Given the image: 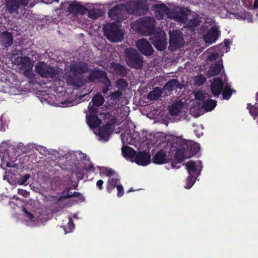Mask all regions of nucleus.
<instances>
[{
    "label": "nucleus",
    "instance_id": "nucleus-1",
    "mask_svg": "<svg viewBox=\"0 0 258 258\" xmlns=\"http://www.w3.org/2000/svg\"><path fill=\"white\" fill-rule=\"evenodd\" d=\"M35 71L41 77L50 78L54 81L59 80L62 74V69L58 67H51L44 62L36 64Z\"/></svg>",
    "mask_w": 258,
    "mask_h": 258
},
{
    "label": "nucleus",
    "instance_id": "nucleus-2",
    "mask_svg": "<svg viewBox=\"0 0 258 258\" xmlns=\"http://www.w3.org/2000/svg\"><path fill=\"white\" fill-rule=\"evenodd\" d=\"M186 140L178 137L172 138L171 150L175 151L174 159L172 162L171 164L173 167H175V163H181L183 162L186 157V150L185 149Z\"/></svg>",
    "mask_w": 258,
    "mask_h": 258
},
{
    "label": "nucleus",
    "instance_id": "nucleus-3",
    "mask_svg": "<svg viewBox=\"0 0 258 258\" xmlns=\"http://www.w3.org/2000/svg\"><path fill=\"white\" fill-rule=\"evenodd\" d=\"M147 35L155 48L160 51H164L166 47V38L165 32L160 28L156 29L155 31Z\"/></svg>",
    "mask_w": 258,
    "mask_h": 258
},
{
    "label": "nucleus",
    "instance_id": "nucleus-4",
    "mask_svg": "<svg viewBox=\"0 0 258 258\" xmlns=\"http://www.w3.org/2000/svg\"><path fill=\"white\" fill-rule=\"evenodd\" d=\"M125 59L126 64L132 68L141 69L143 66V57L135 49H128L125 53Z\"/></svg>",
    "mask_w": 258,
    "mask_h": 258
},
{
    "label": "nucleus",
    "instance_id": "nucleus-5",
    "mask_svg": "<svg viewBox=\"0 0 258 258\" xmlns=\"http://www.w3.org/2000/svg\"><path fill=\"white\" fill-rule=\"evenodd\" d=\"M103 31L106 38L111 42L120 41L123 37L122 33L115 22L105 25Z\"/></svg>",
    "mask_w": 258,
    "mask_h": 258
},
{
    "label": "nucleus",
    "instance_id": "nucleus-6",
    "mask_svg": "<svg viewBox=\"0 0 258 258\" xmlns=\"http://www.w3.org/2000/svg\"><path fill=\"white\" fill-rule=\"evenodd\" d=\"M18 62L20 66V69L23 72L24 75L31 79L34 76L32 71L34 64L31 59L26 56L18 57Z\"/></svg>",
    "mask_w": 258,
    "mask_h": 258
},
{
    "label": "nucleus",
    "instance_id": "nucleus-7",
    "mask_svg": "<svg viewBox=\"0 0 258 258\" xmlns=\"http://www.w3.org/2000/svg\"><path fill=\"white\" fill-rule=\"evenodd\" d=\"M139 23L141 29L144 31L143 34L144 35L153 33L156 29L155 28V20L153 17L141 18L140 19Z\"/></svg>",
    "mask_w": 258,
    "mask_h": 258
},
{
    "label": "nucleus",
    "instance_id": "nucleus-8",
    "mask_svg": "<svg viewBox=\"0 0 258 258\" xmlns=\"http://www.w3.org/2000/svg\"><path fill=\"white\" fill-rule=\"evenodd\" d=\"M64 79L68 85L77 88L82 87L84 84L83 77L75 73H71L70 71L65 74Z\"/></svg>",
    "mask_w": 258,
    "mask_h": 258
},
{
    "label": "nucleus",
    "instance_id": "nucleus-9",
    "mask_svg": "<svg viewBox=\"0 0 258 258\" xmlns=\"http://www.w3.org/2000/svg\"><path fill=\"white\" fill-rule=\"evenodd\" d=\"M136 46L140 52L145 56H151L153 54L154 49L152 46L145 38L138 40L136 42Z\"/></svg>",
    "mask_w": 258,
    "mask_h": 258
},
{
    "label": "nucleus",
    "instance_id": "nucleus-10",
    "mask_svg": "<svg viewBox=\"0 0 258 258\" xmlns=\"http://www.w3.org/2000/svg\"><path fill=\"white\" fill-rule=\"evenodd\" d=\"M30 0H7L6 1L7 10L10 14L17 13L18 9L20 7L27 6Z\"/></svg>",
    "mask_w": 258,
    "mask_h": 258
},
{
    "label": "nucleus",
    "instance_id": "nucleus-11",
    "mask_svg": "<svg viewBox=\"0 0 258 258\" xmlns=\"http://www.w3.org/2000/svg\"><path fill=\"white\" fill-rule=\"evenodd\" d=\"M88 79L91 82H94L96 80H98L99 82L101 83L105 80L108 82L106 72L99 68H95L91 71L89 74Z\"/></svg>",
    "mask_w": 258,
    "mask_h": 258
},
{
    "label": "nucleus",
    "instance_id": "nucleus-12",
    "mask_svg": "<svg viewBox=\"0 0 258 258\" xmlns=\"http://www.w3.org/2000/svg\"><path fill=\"white\" fill-rule=\"evenodd\" d=\"M169 36V49L171 50H175L183 40L182 35L178 31H170Z\"/></svg>",
    "mask_w": 258,
    "mask_h": 258
},
{
    "label": "nucleus",
    "instance_id": "nucleus-13",
    "mask_svg": "<svg viewBox=\"0 0 258 258\" xmlns=\"http://www.w3.org/2000/svg\"><path fill=\"white\" fill-rule=\"evenodd\" d=\"M186 169L188 174H192L195 176H199L202 168V163L201 160L197 162L189 161L185 164Z\"/></svg>",
    "mask_w": 258,
    "mask_h": 258
},
{
    "label": "nucleus",
    "instance_id": "nucleus-14",
    "mask_svg": "<svg viewBox=\"0 0 258 258\" xmlns=\"http://www.w3.org/2000/svg\"><path fill=\"white\" fill-rule=\"evenodd\" d=\"M88 64L85 62H79L71 63L70 66L71 73H73L80 76L88 71Z\"/></svg>",
    "mask_w": 258,
    "mask_h": 258
},
{
    "label": "nucleus",
    "instance_id": "nucleus-15",
    "mask_svg": "<svg viewBox=\"0 0 258 258\" xmlns=\"http://www.w3.org/2000/svg\"><path fill=\"white\" fill-rule=\"evenodd\" d=\"M13 36L11 32L6 30L0 33V44L2 46L8 48L13 43Z\"/></svg>",
    "mask_w": 258,
    "mask_h": 258
},
{
    "label": "nucleus",
    "instance_id": "nucleus-16",
    "mask_svg": "<svg viewBox=\"0 0 258 258\" xmlns=\"http://www.w3.org/2000/svg\"><path fill=\"white\" fill-rule=\"evenodd\" d=\"M135 157V162L138 165L146 166L151 161V156L146 151H141L136 153Z\"/></svg>",
    "mask_w": 258,
    "mask_h": 258
},
{
    "label": "nucleus",
    "instance_id": "nucleus-17",
    "mask_svg": "<svg viewBox=\"0 0 258 258\" xmlns=\"http://www.w3.org/2000/svg\"><path fill=\"white\" fill-rule=\"evenodd\" d=\"M68 11L71 14L84 15L87 11V8L82 5L79 3L77 1H73L69 5L68 8Z\"/></svg>",
    "mask_w": 258,
    "mask_h": 258
},
{
    "label": "nucleus",
    "instance_id": "nucleus-18",
    "mask_svg": "<svg viewBox=\"0 0 258 258\" xmlns=\"http://www.w3.org/2000/svg\"><path fill=\"white\" fill-rule=\"evenodd\" d=\"M224 87L222 80L218 78L215 79L211 83L210 89L214 96L218 97L221 93Z\"/></svg>",
    "mask_w": 258,
    "mask_h": 258
},
{
    "label": "nucleus",
    "instance_id": "nucleus-19",
    "mask_svg": "<svg viewBox=\"0 0 258 258\" xmlns=\"http://www.w3.org/2000/svg\"><path fill=\"white\" fill-rule=\"evenodd\" d=\"M155 16L158 20L163 19L165 14L169 12L170 9L164 3L156 4L153 6Z\"/></svg>",
    "mask_w": 258,
    "mask_h": 258
},
{
    "label": "nucleus",
    "instance_id": "nucleus-20",
    "mask_svg": "<svg viewBox=\"0 0 258 258\" xmlns=\"http://www.w3.org/2000/svg\"><path fill=\"white\" fill-rule=\"evenodd\" d=\"M222 60H219L213 63L207 72V76L209 78L218 75L223 69Z\"/></svg>",
    "mask_w": 258,
    "mask_h": 258
},
{
    "label": "nucleus",
    "instance_id": "nucleus-21",
    "mask_svg": "<svg viewBox=\"0 0 258 258\" xmlns=\"http://www.w3.org/2000/svg\"><path fill=\"white\" fill-rule=\"evenodd\" d=\"M219 36L218 29L212 26L204 36V40L207 43H213L216 42Z\"/></svg>",
    "mask_w": 258,
    "mask_h": 258
},
{
    "label": "nucleus",
    "instance_id": "nucleus-22",
    "mask_svg": "<svg viewBox=\"0 0 258 258\" xmlns=\"http://www.w3.org/2000/svg\"><path fill=\"white\" fill-rule=\"evenodd\" d=\"M153 162L156 164H163L168 162L166 151L162 149L158 151L153 158Z\"/></svg>",
    "mask_w": 258,
    "mask_h": 258
},
{
    "label": "nucleus",
    "instance_id": "nucleus-23",
    "mask_svg": "<svg viewBox=\"0 0 258 258\" xmlns=\"http://www.w3.org/2000/svg\"><path fill=\"white\" fill-rule=\"evenodd\" d=\"M189 11L186 8H181L179 11L173 13L174 19L178 22L185 23L187 22V15Z\"/></svg>",
    "mask_w": 258,
    "mask_h": 258
},
{
    "label": "nucleus",
    "instance_id": "nucleus-24",
    "mask_svg": "<svg viewBox=\"0 0 258 258\" xmlns=\"http://www.w3.org/2000/svg\"><path fill=\"white\" fill-rule=\"evenodd\" d=\"M111 132V124L107 123L99 127L98 135L101 139L107 141Z\"/></svg>",
    "mask_w": 258,
    "mask_h": 258
},
{
    "label": "nucleus",
    "instance_id": "nucleus-25",
    "mask_svg": "<svg viewBox=\"0 0 258 258\" xmlns=\"http://www.w3.org/2000/svg\"><path fill=\"white\" fill-rule=\"evenodd\" d=\"M256 102L252 105L251 103H247L246 108L249 110L250 115L254 118L257 117V122L258 123V92L256 93Z\"/></svg>",
    "mask_w": 258,
    "mask_h": 258
},
{
    "label": "nucleus",
    "instance_id": "nucleus-26",
    "mask_svg": "<svg viewBox=\"0 0 258 258\" xmlns=\"http://www.w3.org/2000/svg\"><path fill=\"white\" fill-rule=\"evenodd\" d=\"M87 122L90 127L96 128L101 124V120L97 115L90 114L87 117Z\"/></svg>",
    "mask_w": 258,
    "mask_h": 258
},
{
    "label": "nucleus",
    "instance_id": "nucleus-27",
    "mask_svg": "<svg viewBox=\"0 0 258 258\" xmlns=\"http://www.w3.org/2000/svg\"><path fill=\"white\" fill-rule=\"evenodd\" d=\"M124 11V7L123 5H118L111 8L108 12V15L111 17H118Z\"/></svg>",
    "mask_w": 258,
    "mask_h": 258
},
{
    "label": "nucleus",
    "instance_id": "nucleus-28",
    "mask_svg": "<svg viewBox=\"0 0 258 258\" xmlns=\"http://www.w3.org/2000/svg\"><path fill=\"white\" fill-rule=\"evenodd\" d=\"M185 149L186 150H189L191 153V156H192L199 151L200 149V145L197 143L186 140Z\"/></svg>",
    "mask_w": 258,
    "mask_h": 258
},
{
    "label": "nucleus",
    "instance_id": "nucleus-29",
    "mask_svg": "<svg viewBox=\"0 0 258 258\" xmlns=\"http://www.w3.org/2000/svg\"><path fill=\"white\" fill-rule=\"evenodd\" d=\"M162 91L160 87H156L153 88V90L149 93L147 98L150 100H156L162 95Z\"/></svg>",
    "mask_w": 258,
    "mask_h": 258
},
{
    "label": "nucleus",
    "instance_id": "nucleus-30",
    "mask_svg": "<svg viewBox=\"0 0 258 258\" xmlns=\"http://www.w3.org/2000/svg\"><path fill=\"white\" fill-rule=\"evenodd\" d=\"M217 105V101L211 99H208L203 102L202 107L207 111L213 110Z\"/></svg>",
    "mask_w": 258,
    "mask_h": 258
},
{
    "label": "nucleus",
    "instance_id": "nucleus-31",
    "mask_svg": "<svg viewBox=\"0 0 258 258\" xmlns=\"http://www.w3.org/2000/svg\"><path fill=\"white\" fill-rule=\"evenodd\" d=\"M119 178L117 177L109 178L107 181V185L106 187L107 191L109 193H111L114 188L115 187H116L117 185H119L118 183L119 182Z\"/></svg>",
    "mask_w": 258,
    "mask_h": 258
},
{
    "label": "nucleus",
    "instance_id": "nucleus-32",
    "mask_svg": "<svg viewBox=\"0 0 258 258\" xmlns=\"http://www.w3.org/2000/svg\"><path fill=\"white\" fill-rule=\"evenodd\" d=\"M178 83L177 79H172L166 83L163 86L162 89L164 91L171 92L176 89V85Z\"/></svg>",
    "mask_w": 258,
    "mask_h": 258
},
{
    "label": "nucleus",
    "instance_id": "nucleus-33",
    "mask_svg": "<svg viewBox=\"0 0 258 258\" xmlns=\"http://www.w3.org/2000/svg\"><path fill=\"white\" fill-rule=\"evenodd\" d=\"M121 150L122 155L124 157L133 158L136 154V151L132 148L127 146H123Z\"/></svg>",
    "mask_w": 258,
    "mask_h": 258
},
{
    "label": "nucleus",
    "instance_id": "nucleus-34",
    "mask_svg": "<svg viewBox=\"0 0 258 258\" xmlns=\"http://www.w3.org/2000/svg\"><path fill=\"white\" fill-rule=\"evenodd\" d=\"M114 69L116 73L121 77H125L127 74L126 68L119 63L114 64Z\"/></svg>",
    "mask_w": 258,
    "mask_h": 258
},
{
    "label": "nucleus",
    "instance_id": "nucleus-35",
    "mask_svg": "<svg viewBox=\"0 0 258 258\" xmlns=\"http://www.w3.org/2000/svg\"><path fill=\"white\" fill-rule=\"evenodd\" d=\"M102 11L99 9H92L89 11L88 16L90 18L96 19L102 16Z\"/></svg>",
    "mask_w": 258,
    "mask_h": 258
},
{
    "label": "nucleus",
    "instance_id": "nucleus-36",
    "mask_svg": "<svg viewBox=\"0 0 258 258\" xmlns=\"http://www.w3.org/2000/svg\"><path fill=\"white\" fill-rule=\"evenodd\" d=\"M104 98L101 94H96L92 98V101L93 105L96 107H100L104 102Z\"/></svg>",
    "mask_w": 258,
    "mask_h": 258
},
{
    "label": "nucleus",
    "instance_id": "nucleus-37",
    "mask_svg": "<svg viewBox=\"0 0 258 258\" xmlns=\"http://www.w3.org/2000/svg\"><path fill=\"white\" fill-rule=\"evenodd\" d=\"M181 111V105L177 103H174L170 107L169 111L171 115L175 116Z\"/></svg>",
    "mask_w": 258,
    "mask_h": 258
},
{
    "label": "nucleus",
    "instance_id": "nucleus-38",
    "mask_svg": "<svg viewBox=\"0 0 258 258\" xmlns=\"http://www.w3.org/2000/svg\"><path fill=\"white\" fill-rule=\"evenodd\" d=\"M116 87L118 90L124 91L128 86V83L123 78L118 79L116 82Z\"/></svg>",
    "mask_w": 258,
    "mask_h": 258
},
{
    "label": "nucleus",
    "instance_id": "nucleus-39",
    "mask_svg": "<svg viewBox=\"0 0 258 258\" xmlns=\"http://www.w3.org/2000/svg\"><path fill=\"white\" fill-rule=\"evenodd\" d=\"M197 176L192 174H188V177L186 179V185L184 188L186 189L190 188L194 184Z\"/></svg>",
    "mask_w": 258,
    "mask_h": 258
},
{
    "label": "nucleus",
    "instance_id": "nucleus-40",
    "mask_svg": "<svg viewBox=\"0 0 258 258\" xmlns=\"http://www.w3.org/2000/svg\"><path fill=\"white\" fill-rule=\"evenodd\" d=\"M221 93L224 99L229 100L232 95L230 87L228 85H225Z\"/></svg>",
    "mask_w": 258,
    "mask_h": 258
},
{
    "label": "nucleus",
    "instance_id": "nucleus-41",
    "mask_svg": "<svg viewBox=\"0 0 258 258\" xmlns=\"http://www.w3.org/2000/svg\"><path fill=\"white\" fill-rule=\"evenodd\" d=\"M122 95V92L120 90H117L111 93L109 96L110 100L112 101H116L119 100Z\"/></svg>",
    "mask_w": 258,
    "mask_h": 258
},
{
    "label": "nucleus",
    "instance_id": "nucleus-42",
    "mask_svg": "<svg viewBox=\"0 0 258 258\" xmlns=\"http://www.w3.org/2000/svg\"><path fill=\"white\" fill-rule=\"evenodd\" d=\"M30 177L29 174H26L24 176H21L18 180V183L19 185H27L26 183L28 179Z\"/></svg>",
    "mask_w": 258,
    "mask_h": 258
},
{
    "label": "nucleus",
    "instance_id": "nucleus-43",
    "mask_svg": "<svg viewBox=\"0 0 258 258\" xmlns=\"http://www.w3.org/2000/svg\"><path fill=\"white\" fill-rule=\"evenodd\" d=\"M206 81V79L205 77L202 75H200L196 77V82L197 85H202L204 84Z\"/></svg>",
    "mask_w": 258,
    "mask_h": 258
},
{
    "label": "nucleus",
    "instance_id": "nucleus-44",
    "mask_svg": "<svg viewBox=\"0 0 258 258\" xmlns=\"http://www.w3.org/2000/svg\"><path fill=\"white\" fill-rule=\"evenodd\" d=\"M72 197H74V192H70V191H69L67 193V194H66L65 195H61V196H59L57 200V202H59L62 201V200H63L64 199H69V198H72Z\"/></svg>",
    "mask_w": 258,
    "mask_h": 258
},
{
    "label": "nucleus",
    "instance_id": "nucleus-45",
    "mask_svg": "<svg viewBox=\"0 0 258 258\" xmlns=\"http://www.w3.org/2000/svg\"><path fill=\"white\" fill-rule=\"evenodd\" d=\"M74 197L77 198V200L76 201L77 202H84L85 200V198L84 196L79 192L75 191L74 192Z\"/></svg>",
    "mask_w": 258,
    "mask_h": 258
},
{
    "label": "nucleus",
    "instance_id": "nucleus-46",
    "mask_svg": "<svg viewBox=\"0 0 258 258\" xmlns=\"http://www.w3.org/2000/svg\"><path fill=\"white\" fill-rule=\"evenodd\" d=\"M102 83H104L105 85V86L102 88V93L103 94H106L107 93L109 90V87L110 86V81L108 79V82H107V81L106 80L103 82Z\"/></svg>",
    "mask_w": 258,
    "mask_h": 258
},
{
    "label": "nucleus",
    "instance_id": "nucleus-47",
    "mask_svg": "<svg viewBox=\"0 0 258 258\" xmlns=\"http://www.w3.org/2000/svg\"><path fill=\"white\" fill-rule=\"evenodd\" d=\"M198 25V21L196 19H190L187 23L188 27L194 28Z\"/></svg>",
    "mask_w": 258,
    "mask_h": 258
},
{
    "label": "nucleus",
    "instance_id": "nucleus-48",
    "mask_svg": "<svg viewBox=\"0 0 258 258\" xmlns=\"http://www.w3.org/2000/svg\"><path fill=\"white\" fill-rule=\"evenodd\" d=\"M117 190V196L118 197H122L124 194V189L123 187L122 186L121 184H119L117 185L116 187Z\"/></svg>",
    "mask_w": 258,
    "mask_h": 258
},
{
    "label": "nucleus",
    "instance_id": "nucleus-49",
    "mask_svg": "<svg viewBox=\"0 0 258 258\" xmlns=\"http://www.w3.org/2000/svg\"><path fill=\"white\" fill-rule=\"evenodd\" d=\"M68 219L69 222L68 223V225L69 229V232H71L75 228V224L71 217H69Z\"/></svg>",
    "mask_w": 258,
    "mask_h": 258
},
{
    "label": "nucleus",
    "instance_id": "nucleus-50",
    "mask_svg": "<svg viewBox=\"0 0 258 258\" xmlns=\"http://www.w3.org/2000/svg\"><path fill=\"white\" fill-rule=\"evenodd\" d=\"M205 96L204 94L202 93V91H198L195 94V98L197 100L202 101L205 99Z\"/></svg>",
    "mask_w": 258,
    "mask_h": 258
},
{
    "label": "nucleus",
    "instance_id": "nucleus-51",
    "mask_svg": "<svg viewBox=\"0 0 258 258\" xmlns=\"http://www.w3.org/2000/svg\"><path fill=\"white\" fill-rule=\"evenodd\" d=\"M18 194L23 196L24 197H27L29 195V192L27 190L21 188H19L18 190Z\"/></svg>",
    "mask_w": 258,
    "mask_h": 258
},
{
    "label": "nucleus",
    "instance_id": "nucleus-52",
    "mask_svg": "<svg viewBox=\"0 0 258 258\" xmlns=\"http://www.w3.org/2000/svg\"><path fill=\"white\" fill-rule=\"evenodd\" d=\"M104 173L107 176H110L114 173V171L111 169L105 168Z\"/></svg>",
    "mask_w": 258,
    "mask_h": 258
},
{
    "label": "nucleus",
    "instance_id": "nucleus-53",
    "mask_svg": "<svg viewBox=\"0 0 258 258\" xmlns=\"http://www.w3.org/2000/svg\"><path fill=\"white\" fill-rule=\"evenodd\" d=\"M103 183H104V182L102 179H99L97 181L96 186L99 190H101L103 189Z\"/></svg>",
    "mask_w": 258,
    "mask_h": 258
},
{
    "label": "nucleus",
    "instance_id": "nucleus-54",
    "mask_svg": "<svg viewBox=\"0 0 258 258\" xmlns=\"http://www.w3.org/2000/svg\"><path fill=\"white\" fill-rule=\"evenodd\" d=\"M23 212L27 215L28 217L30 219H32L34 218V216L28 211H27L25 208H23Z\"/></svg>",
    "mask_w": 258,
    "mask_h": 258
},
{
    "label": "nucleus",
    "instance_id": "nucleus-55",
    "mask_svg": "<svg viewBox=\"0 0 258 258\" xmlns=\"http://www.w3.org/2000/svg\"><path fill=\"white\" fill-rule=\"evenodd\" d=\"M88 109L90 113H96L97 112V108L94 107L93 104L91 106L89 105Z\"/></svg>",
    "mask_w": 258,
    "mask_h": 258
},
{
    "label": "nucleus",
    "instance_id": "nucleus-56",
    "mask_svg": "<svg viewBox=\"0 0 258 258\" xmlns=\"http://www.w3.org/2000/svg\"><path fill=\"white\" fill-rule=\"evenodd\" d=\"M43 3L45 4H51L52 3L56 2L58 3L59 0H41Z\"/></svg>",
    "mask_w": 258,
    "mask_h": 258
},
{
    "label": "nucleus",
    "instance_id": "nucleus-57",
    "mask_svg": "<svg viewBox=\"0 0 258 258\" xmlns=\"http://www.w3.org/2000/svg\"><path fill=\"white\" fill-rule=\"evenodd\" d=\"M6 166L8 167H14V168H17L18 167V164H12L10 162H8L6 164Z\"/></svg>",
    "mask_w": 258,
    "mask_h": 258
},
{
    "label": "nucleus",
    "instance_id": "nucleus-58",
    "mask_svg": "<svg viewBox=\"0 0 258 258\" xmlns=\"http://www.w3.org/2000/svg\"><path fill=\"white\" fill-rule=\"evenodd\" d=\"M218 58V54L217 53H214V54H212L210 57V59H213V60H216Z\"/></svg>",
    "mask_w": 258,
    "mask_h": 258
},
{
    "label": "nucleus",
    "instance_id": "nucleus-59",
    "mask_svg": "<svg viewBox=\"0 0 258 258\" xmlns=\"http://www.w3.org/2000/svg\"><path fill=\"white\" fill-rule=\"evenodd\" d=\"M86 169L88 170H92V171H93L94 170V167L93 165L92 164H89L88 167H87L86 168Z\"/></svg>",
    "mask_w": 258,
    "mask_h": 258
},
{
    "label": "nucleus",
    "instance_id": "nucleus-60",
    "mask_svg": "<svg viewBox=\"0 0 258 258\" xmlns=\"http://www.w3.org/2000/svg\"><path fill=\"white\" fill-rule=\"evenodd\" d=\"M70 187H66L62 191V195H64V194H67V193L70 190Z\"/></svg>",
    "mask_w": 258,
    "mask_h": 258
},
{
    "label": "nucleus",
    "instance_id": "nucleus-61",
    "mask_svg": "<svg viewBox=\"0 0 258 258\" xmlns=\"http://www.w3.org/2000/svg\"><path fill=\"white\" fill-rule=\"evenodd\" d=\"M253 8H258V0H254Z\"/></svg>",
    "mask_w": 258,
    "mask_h": 258
},
{
    "label": "nucleus",
    "instance_id": "nucleus-62",
    "mask_svg": "<svg viewBox=\"0 0 258 258\" xmlns=\"http://www.w3.org/2000/svg\"><path fill=\"white\" fill-rule=\"evenodd\" d=\"M224 45L226 46H228L230 44V41L228 39H225L224 40Z\"/></svg>",
    "mask_w": 258,
    "mask_h": 258
},
{
    "label": "nucleus",
    "instance_id": "nucleus-63",
    "mask_svg": "<svg viewBox=\"0 0 258 258\" xmlns=\"http://www.w3.org/2000/svg\"><path fill=\"white\" fill-rule=\"evenodd\" d=\"M182 87H183L182 85L181 84L179 83V81H178V83H177V85H176V89L178 88V89H182Z\"/></svg>",
    "mask_w": 258,
    "mask_h": 258
},
{
    "label": "nucleus",
    "instance_id": "nucleus-64",
    "mask_svg": "<svg viewBox=\"0 0 258 258\" xmlns=\"http://www.w3.org/2000/svg\"><path fill=\"white\" fill-rule=\"evenodd\" d=\"M245 1H247L249 4L252 3L253 0H244Z\"/></svg>",
    "mask_w": 258,
    "mask_h": 258
}]
</instances>
